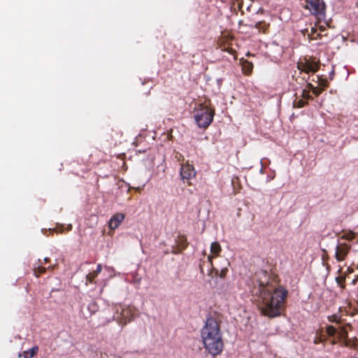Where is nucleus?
Wrapping results in <instances>:
<instances>
[{
    "label": "nucleus",
    "mask_w": 358,
    "mask_h": 358,
    "mask_svg": "<svg viewBox=\"0 0 358 358\" xmlns=\"http://www.w3.org/2000/svg\"><path fill=\"white\" fill-rule=\"evenodd\" d=\"M251 292L259 297V309L262 315L275 318L281 315L287 290L279 286L275 287L271 282L266 271H257L252 279Z\"/></svg>",
    "instance_id": "f257e3e1"
},
{
    "label": "nucleus",
    "mask_w": 358,
    "mask_h": 358,
    "mask_svg": "<svg viewBox=\"0 0 358 358\" xmlns=\"http://www.w3.org/2000/svg\"><path fill=\"white\" fill-rule=\"evenodd\" d=\"M201 335L205 349L212 355H220L224 343L220 324L213 317H208L201 329Z\"/></svg>",
    "instance_id": "f03ea898"
},
{
    "label": "nucleus",
    "mask_w": 358,
    "mask_h": 358,
    "mask_svg": "<svg viewBox=\"0 0 358 358\" xmlns=\"http://www.w3.org/2000/svg\"><path fill=\"white\" fill-rule=\"evenodd\" d=\"M303 6L313 15L316 22L327 21V5L324 0H304Z\"/></svg>",
    "instance_id": "7ed1b4c3"
},
{
    "label": "nucleus",
    "mask_w": 358,
    "mask_h": 358,
    "mask_svg": "<svg viewBox=\"0 0 358 358\" xmlns=\"http://www.w3.org/2000/svg\"><path fill=\"white\" fill-rule=\"evenodd\" d=\"M214 115V109L206 104L200 103L194 110V117L199 127L206 128L213 122Z\"/></svg>",
    "instance_id": "20e7f679"
},
{
    "label": "nucleus",
    "mask_w": 358,
    "mask_h": 358,
    "mask_svg": "<svg viewBox=\"0 0 358 358\" xmlns=\"http://www.w3.org/2000/svg\"><path fill=\"white\" fill-rule=\"evenodd\" d=\"M135 311L134 306H128L122 308L120 312L117 310L113 317L120 325H125L133 320Z\"/></svg>",
    "instance_id": "39448f33"
},
{
    "label": "nucleus",
    "mask_w": 358,
    "mask_h": 358,
    "mask_svg": "<svg viewBox=\"0 0 358 358\" xmlns=\"http://www.w3.org/2000/svg\"><path fill=\"white\" fill-rule=\"evenodd\" d=\"M196 176V171L192 165L187 163L182 165L180 169V176L183 182L190 185V180Z\"/></svg>",
    "instance_id": "423d86ee"
},
{
    "label": "nucleus",
    "mask_w": 358,
    "mask_h": 358,
    "mask_svg": "<svg viewBox=\"0 0 358 358\" xmlns=\"http://www.w3.org/2000/svg\"><path fill=\"white\" fill-rule=\"evenodd\" d=\"M298 69L301 71H304L307 73H315L318 69V63L315 60L306 59L304 62H301L298 64Z\"/></svg>",
    "instance_id": "0eeeda50"
},
{
    "label": "nucleus",
    "mask_w": 358,
    "mask_h": 358,
    "mask_svg": "<svg viewBox=\"0 0 358 358\" xmlns=\"http://www.w3.org/2000/svg\"><path fill=\"white\" fill-rule=\"evenodd\" d=\"M351 246L345 243H338L336 247L335 257L337 261L342 262L345 259L350 250Z\"/></svg>",
    "instance_id": "6e6552de"
},
{
    "label": "nucleus",
    "mask_w": 358,
    "mask_h": 358,
    "mask_svg": "<svg viewBox=\"0 0 358 358\" xmlns=\"http://www.w3.org/2000/svg\"><path fill=\"white\" fill-rule=\"evenodd\" d=\"M124 215L122 213H117L114 215L109 220L108 226L110 229H117L123 221Z\"/></svg>",
    "instance_id": "1a4fd4ad"
},
{
    "label": "nucleus",
    "mask_w": 358,
    "mask_h": 358,
    "mask_svg": "<svg viewBox=\"0 0 358 358\" xmlns=\"http://www.w3.org/2000/svg\"><path fill=\"white\" fill-rule=\"evenodd\" d=\"M221 246L218 242H213L210 245V253L212 255H209L208 257V261L211 264L213 257L219 255L221 252Z\"/></svg>",
    "instance_id": "9d476101"
},
{
    "label": "nucleus",
    "mask_w": 358,
    "mask_h": 358,
    "mask_svg": "<svg viewBox=\"0 0 358 358\" xmlns=\"http://www.w3.org/2000/svg\"><path fill=\"white\" fill-rule=\"evenodd\" d=\"M320 24H314V27H311V33L308 34V35H310L313 38H316L315 34H317V36H320L322 32L325 30V26L320 25Z\"/></svg>",
    "instance_id": "9b49d317"
},
{
    "label": "nucleus",
    "mask_w": 358,
    "mask_h": 358,
    "mask_svg": "<svg viewBox=\"0 0 358 358\" xmlns=\"http://www.w3.org/2000/svg\"><path fill=\"white\" fill-rule=\"evenodd\" d=\"M241 64L242 66L243 71L245 74L248 75L252 72V69H253V64L252 62H250L247 60L241 59Z\"/></svg>",
    "instance_id": "f8f14e48"
},
{
    "label": "nucleus",
    "mask_w": 358,
    "mask_h": 358,
    "mask_svg": "<svg viewBox=\"0 0 358 358\" xmlns=\"http://www.w3.org/2000/svg\"><path fill=\"white\" fill-rule=\"evenodd\" d=\"M336 332V329L333 326H329L327 328V333L329 336H334Z\"/></svg>",
    "instance_id": "ddd939ff"
},
{
    "label": "nucleus",
    "mask_w": 358,
    "mask_h": 358,
    "mask_svg": "<svg viewBox=\"0 0 358 358\" xmlns=\"http://www.w3.org/2000/svg\"><path fill=\"white\" fill-rule=\"evenodd\" d=\"M343 237L348 240H352L354 238H355L356 237V234L352 231L350 232H348V233H346Z\"/></svg>",
    "instance_id": "4468645a"
},
{
    "label": "nucleus",
    "mask_w": 358,
    "mask_h": 358,
    "mask_svg": "<svg viewBox=\"0 0 358 358\" xmlns=\"http://www.w3.org/2000/svg\"><path fill=\"white\" fill-rule=\"evenodd\" d=\"M96 276L92 273H90L88 275H86V280H87V282H93V279L95 278Z\"/></svg>",
    "instance_id": "2eb2a0df"
},
{
    "label": "nucleus",
    "mask_w": 358,
    "mask_h": 358,
    "mask_svg": "<svg viewBox=\"0 0 358 358\" xmlns=\"http://www.w3.org/2000/svg\"><path fill=\"white\" fill-rule=\"evenodd\" d=\"M102 266L101 264H98L96 271H94L92 273L96 276L99 273L101 272Z\"/></svg>",
    "instance_id": "dca6fc26"
},
{
    "label": "nucleus",
    "mask_w": 358,
    "mask_h": 358,
    "mask_svg": "<svg viewBox=\"0 0 358 358\" xmlns=\"http://www.w3.org/2000/svg\"><path fill=\"white\" fill-rule=\"evenodd\" d=\"M322 341H323V339L322 338L321 336H317L315 337L313 343L315 344H318V343L322 342Z\"/></svg>",
    "instance_id": "f3484780"
},
{
    "label": "nucleus",
    "mask_w": 358,
    "mask_h": 358,
    "mask_svg": "<svg viewBox=\"0 0 358 358\" xmlns=\"http://www.w3.org/2000/svg\"><path fill=\"white\" fill-rule=\"evenodd\" d=\"M329 320L330 322H338V317L336 315H331V317H329Z\"/></svg>",
    "instance_id": "a211bd4d"
},
{
    "label": "nucleus",
    "mask_w": 358,
    "mask_h": 358,
    "mask_svg": "<svg viewBox=\"0 0 358 358\" xmlns=\"http://www.w3.org/2000/svg\"><path fill=\"white\" fill-rule=\"evenodd\" d=\"M227 268H222L220 271V276L221 278H224L227 273Z\"/></svg>",
    "instance_id": "6ab92c4d"
},
{
    "label": "nucleus",
    "mask_w": 358,
    "mask_h": 358,
    "mask_svg": "<svg viewBox=\"0 0 358 358\" xmlns=\"http://www.w3.org/2000/svg\"><path fill=\"white\" fill-rule=\"evenodd\" d=\"M38 351V348L37 347H33L31 349V356H34L36 352Z\"/></svg>",
    "instance_id": "aec40b11"
},
{
    "label": "nucleus",
    "mask_w": 358,
    "mask_h": 358,
    "mask_svg": "<svg viewBox=\"0 0 358 358\" xmlns=\"http://www.w3.org/2000/svg\"><path fill=\"white\" fill-rule=\"evenodd\" d=\"M221 49L224 51H228L230 53H232L231 50H229V48L225 45H220Z\"/></svg>",
    "instance_id": "412c9836"
},
{
    "label": "nucleus",
    "mask_w": 358,
    "mask_h": 358,
    "mask_svg": "<svg viewBox=\"0 0 358 358\" xmlns=\"http://www.w3.org/2000/svg\"><path fill=\"white\" fill-rule=\"evenodd\" d=\"M326 26L330 27V24L327 23V24H326Z\"/></svg>",
    "instance_id": "4be33fe9"
},
{
    "label": "nucleus",
    "mask_w": 358,
    "mask_h": 358,
    "mask_svg": "<svg viewBox=\"0 0 358 358\" xmlns=\"http://www.w3.org/2000/svg\"><path fill=\"white\" fill-rule=\"evenodd\" d=\"M47 260H48V258H46V257H45V258L44 259V261H45V262H46Z\"/></svg>",
    "instance_id": "5701e85b"
}]
</instances>
